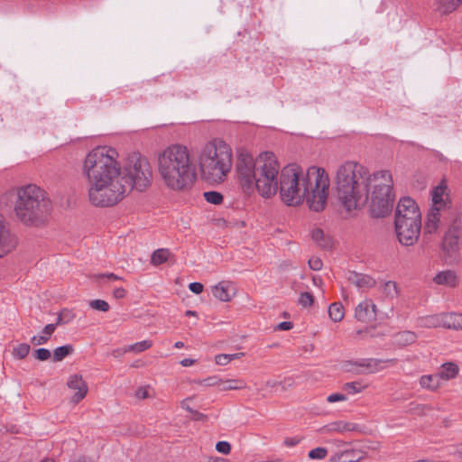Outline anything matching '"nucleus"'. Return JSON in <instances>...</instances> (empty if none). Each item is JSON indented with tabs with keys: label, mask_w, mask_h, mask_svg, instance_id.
Returning <instances> with one entry per match:
<instances>
[{
	"label": "nucleus",
	"mask_w": 462,
	"mask_h": 462,
	"mask_svg": "<svg viewBox=\"0 0 462 462\" xmlns=\"http://www.w3.org/2000/svg\"><path fill=\"white\" fill-rule=\"evenodd\" d=\"M117 156L116 149L99 146L85 158L83 173L89 183V201L96 207H112L127 194L120 180Z\"/></svg>",
	"instance_id": "nucleus-1"
},
{
	"label": "nucleus",
	"mask_w": 462,
	"mask_h": 462,
	"mask_svg": "<svg viewBox=\"0 0 462 462\" xmlns=\"http://www.w3.org/2000/svg\"><path fill=\"white\" fill-rule=\"evenodd\" d=\"M329 180L324 169L310 167L304 174L297 164H289L281 171L277 191L287 206H299L306 200L309 208L320 212L328 197Z\"/></svg>",
	"instance_id": "nucleus-2"
},
{
	"label": "nucleus",
	"mask_w": 462,
	"mask_h": 462,
	"mask_svg": "<svg viewBox=\"0 0 462 462\" xmlns=\"http://www.w3.org/2000/svg\"><path fill=\"white\" fill-rule=\"evenodd\" d=\"M279 163L273 152L261 153L257 159L245 150H239L236 169L239 184L245 193L255 189L262 197L271 198L277 192Z\"/></svg>",
	"instance_id": "nucleus-3"
},
{
	"label": "nucleus",
	"mask_w": 462,
	"mask_h": 462,
	"mask_svg": "<svg viewBox=\"0 0 462 462\" xmlns=\"http://www.w3.org/2000/svg\"><path fill=\"white\" fill-rule=\"evenodd\" d=\"M0 208L12 209L16 218L28 226L43 224L52 209L47 192L36 184L15 187L0 197Z\"/></svg>",
	"instance_id": "nucleus-4"
},
{
	"label": "nucleus",
	"mask_w": 462,
	"mask_h": 462,
	"mask_svg": "<svg viewBox=\"0 0 462 462\" xmlns=\"http://www.w3.org/2000/svg\"><path fill=\"white\" fill-rule=\"evenodd\" d=\"M372 176L366 167L355 162H346L338 167L337 197L346 211L360 208L367 203Z\"/></svg>",
	"instance_id": "nucleus-5"
},
{
	"label": "nucleus",
	"mask_w": 462,
	"mask_h": 462,
	"mask_svg": "<svg viewBox=\"0 0 462 462\" xmlns=\"http://www.w3.org/2000/svg\"><path fill=\"white\" fill-rule=\"evenodd\" d=\"M158 162L159 172L168 188L185 190L192 187L197 173L187 147L180 144L168 147Z\"/></svg>",
	"instance_id": "nucleus-6"
},
{
	"label": "nucleus",
	"mask_w": 462,
	"mask_h": 462,
	"mask_svg": "<svg viewBox=\"0 0 462 462\" xmlns=\"http://www.w3.org/2000/svg\"><path fill=\"white\" fill-rule=\"evenodd\" d=\"M202 178L209 182H221L232 167V151L219 139L208 142L199 157Z\"/></svg>",
	"instance_id": "nucleus-7"
},
{
	"label": "nucleus",
	"mask_w": 462,
	"mask_h": 462,
	"mask_svg": "<svg viewBox=\"0 0 462 462\" xmlns=\"http://www.w3.org/2000/svg\"><path fill=\"white\" fill-rule=\"evenodd\" d=\"M370 212L373 217H384L393 207L394 193L392 174L387 170L373 173L369 187Z\"/></svg>",
	"instance_id": "nucleus-8"
},
{
	"label": "nucleus",
	"mask_w": 462,
	"mask_h": 462,
	"mask_svg": "<svg viewBox=\"0 0 462 462\" xmlns=\"http://www.w3.org/2000/svg\"><path fill=\"white\" fill-rule=\"evenodd\" d=\"M152 171L147 159L139 152L130 154L120 168V180L126 193L133 189L144 191L152 183Z\"/></svg>",
	"instance_id": "nucleus-9"
},
{
	"label": "nucleus",
	"mask_w": 462,
	"mask_h": 462,
	"mask_svg": "<svg viewBox=\"0 0 462 462\" xmlns=\"http://www.w3.org/2000/svg\"><path fill=\"white\" fill-rule=\"evenodd\" d=\"M394 227L398 241L404 246H411L419 239L421 218L404 217V219H394Z\"/></svg>",
	"instance_id": "nucleus-10"
},
{
	"label": "nucleus",
	"mask_w": 462,
	"mask_h": 462,
	"mask_svg": "<svg viewBox=\"0 0 462 462\" xmlns=\"http://www.w3.org/2000/svg\"><path fill=\"white\" fill-rule=\"evenodd\" d=\"M430 196L432 201L431 208H438L442 210L451 208L452 201L445 180H441L439 185L432 189Z\"/></svg>",
	"instance_id": "nucleus-11"
},
{
	"label": "nucleus",
	"mask_w": 462,
	"mask_h": 462,
	"mask_svg": "<svg viewBox=\"0 0 462 462\" xmlns=\"http://www.w3.org/2000/svg\"><path fill=\"white\" fill-rule=\"evenodd\" d=\"M404 217L421 218L417 203L410 197L402 198L395 209L394 219H404Z\"/></svg>",
	"instance_id": "nucleus-12"
},
{
	"label": "nucleus",
	"mask_w": 462,
	"mask_h": 462,
	"mask_svg": "<svg viewBox=\"0 0 462 462\" xmlns=\"http://www.w3.org/2000/svg\"><path fill=\"white\" fill-rule=\"evenodd\" d=\"M16 245V238L10 234L5 217L0 213V257L12 251Z\"/></svg>",
	"instance_id": "nucleus-13"
},
{
	"label": "nucleus",
	"mask_w": 462,
	"mask_h": 462,
	"mask_svg": "<svg viewBox=\"0 0 462 462\" xmlns=\"http://www.w3.org/2000/svg\"><path fill=\"white\" fill-rule=\"evenodd\" d=\"M67 385L69 389L76 391L71 397V402L79 403L83 400L88 391L87 383L83 380L82 375L75 374L69 377Z\"/></svg>",
	"instance_id": "nucleus-14"
},
{
	"label": "nucleus",
	"mask_w": 462,
	"mask_h": 462,
	"mask_svg": "<svg viewBox=\"0 0 462 462\" xmlns=\"http://www.w3.org/2000/svg\"><path fill=\"white\" fill-rule=\"evenodd\" d=\"M355 318L364 323H370L376 319V306L371 300L360 302L355 310Z\"/></svg>",
	"instance_id": "nucleus-15"
},
{
	"label": "nucleus",
	"mask_w": 462,
	"mask_h": 462,
	"mask_svg": "<svg viewBox=\"0 0 462 462\" xmlns=\"http://www.w3.org/2000/svg\"><path fill=\"white\" fill-rule=\"evenodd\" d=\"M347 281L358 289H369L375 286V280L370 275L359 273L356 272H349Z\"/></svg>",
	"instance_id": "nucleus-16"
},
{
	"label": "nucleus",
	"mask_w": 462,
	"mask_h": 462,
	"mask_svg": "<svg viewBox=\"0 0 462 462\" xmlns=\"http://www.w3.org/2000/svg\"><path fill=\"white\" fill-rule=\"evenodd\" d=\"M363 452L359 449H346L335 453L328 462H359L363 459Z\"/></svg>",
	"instance_id": "nucleus-17"
},
{
	"label": "nucleus",
	"mask_w": 462,
	"mask_h": 462,
	"mask_svg": "<svg viewBox=\"0 0 462 462\" xmlns=\"http://www.w3.org/2000/svg\"><path fill=\"white\" fill-rule=\"evenodd\" d=\"M357 429V425L352 422H346L343 420H337L328 423L320 429L323 433L327 432H345L354 431Z\"/></svg>",
	"instance_id": "nucleus-18"
},
{
	"label": "nucleus",
	"mask_w": 462,
	"mask_h": 462,
	"mask_svg": "<svg viewBox=\"0 0 462 462\" xmlns=\"http://www.w3.org/2000/svg\"><path fill=\"white\" fill-rule=\"evenodd\" d=\"M440 211H443L442 209H439L438 208H430L426 222L424 226V230L428 234H432L437 231L439 226V222L440 219Z\"/></svg>",
	"instance_id": "nucleus-19"
},
{
	"label": "nucleus",
	"mask_w": 462,
	"mask_h": 462,
	"mask_svg": "<svg viewBox=\"0 0 462 462\" xmlns=\"http://www.w3.org/2000/svg\"><path fill=\"white\" fill-rule=\"evenodd\" d=\"M433 282L439 285L455 287L457 284V277L454 271L446 270L438 273L434 276Z\"/></svg>",
	"instance_id": "nucleus-20"
},
{
	"label": "nucleus",
	"mask_w": 462,
	"mask_h": 462,
	"mask_svg": "<svg viewBox=\"0 0 462 462\" xmlns=\"http://www.w3.org/2000/svg\"><path fill=\"white\" fill-rule=\"evenodd\" d=\"M442 327L452 329H462V314L442 313Z\"/></svg>",
	"instance_id": "nucleus-21"
},
{
	"label": "nucleus",
	"mask_w": 462,
	"mask_h": 462,
	"mask_svg": "<svg viewBox=\"0 0 462 462\" xmlns=\"http://www.w3.org/2000/svg\"><path fill=\"white\" fill-rule=\"evenodd\" d=\"M417 339V335L410 330H404L394 334V344L400 346H405L414 343Z\"/></svg>",
	"instance_id": "nucleus-22"
},
{
	"label": "nucleus",
	"mask_w": 462,
	"mask_h": 462,
	"mask_svg": "<svg viewBox=\"0 0 462 462\" xmlns=\"http://www.w3.org/2000/svg\"><path fill=\"white\" fill-rule=\"evenodd\" d=\"M442 313L421 317L418 319L419 326L421 328H439L442 327Z\"/></svg>",
	"instance_id": "nucleus-23"
},
{
	"label": "nucleus",
	"mask_w": 462,
	"mask_h": 462,
	"mask_svg": "<svg viewBox=\"0 0 462 462\" xmlns=\"http://www.w3.org/2000/svg\"><path fill=\"white\" fill-rule=\"evenodd\" d=\"M53 333H54V325L47 324L43 328V329L42 331V335L33 336L31 338V343L34 346H40V345L46 344L50 340V338Z\"/></svg>",
	"instance_id": "nucleus-24"
},
{
	"label": "nucleus",
	"mask_w": 462,
	"mask_h": 462,
	"mask_svg": "<svg viewBox=\"0 0 462 462\" xmlns=\"http://www.w3.org/2000/svg\"><path fill=\"white\" fill-rule=\"evenodd\" d=\"M212 293L214 297L221 301H229L231 300L229 285L226 284L224 282H221L217 285L214 286L212 289Z\"/></svg>",
	"instance_id": "nucleus-25"
},
{
	"label": "nucleus",
	"mask_w": 462,
	"mask_h": 462,
	"mask_svg": "<svg viewBox=\"0 0 462 462\" xmlns=\"http://www.w3.org/2000/svg\"><path fill=\"white\" fill-rule=\"evenodd\" d=\"M74 353V347L72 345H64L61 346H58L53 351L52 360L53 362H60L65 357L72 355Z\"/></svg>",
	"instance_id": "nucleus-26"
},
{
	"label": "nucleus",
	"mask_w": 462,
	"mask_h": 462,
	"mask_svg": "<svg viewBox=\"0 0 462 462\" xmlns=\"http://www.w3.org/2000/svg\"><path fill=\"white\" fill-rule=\"evenodd\" d=\"M329 318L334 322H339L343 319L345 315L344 307L341 302H334L328 307Z\"/></svg>",
	"instance_id": "nucleus-27"
},
{
	"label": "nucleus",
	"mask_w": 462,
	"mask_h": 462,
	"mask_svg": "<svg viewBox=\"0 0 462 462\" xmlns=\"http://www.w3.org/2000/svg\"><path fill=\"white\" fill-rule=\"evenodd\" d=\"M311 238L322 248L331 247V240L326 236L323 230L316 228L311 233Z\"/></svg>",
	"instance_id": "nucleus-28"
},
{
	"label": "nucleus",
	"mask_w": 462,
	"mask_h": 462,
	"mask_svg": "<svg viewBox=\"0 0 462 462\" xmlns=\"http://www.w3.org/2000/svg\"><path fill=\"white\" fill-rule=\"evenodd\" d=\"M458 373V366L454 363H445L442 365V369L439 376L445 380L455 378Z\"/></svg>",
	"instance_id": "nucleus-29"
},
{
	"label": "nucleus",
	"mask_w": 462,
	"mask_h": 462,
	"mask_svg": "<svg viewBox=\"0 0 462 462\" xmlns=\"http://www.w3.org/2000/svg\"><path fill=\"white\" fill-rule=\"evenodd\" d=\"M420 384L422 388L434 391L439 386V377L431 374L422 375L420 379Z\"/></svg>",
	"instance_id": "nucleus-30"
},
{
	"label": "nucleus",
	"mask_w": 462,
	"mask_h": 462,
	"mask_svg": "<svg viewBox=\"0 0 462 462\" xmlns=\"http://www.w3.org/2000/svg\"><path fill=\"white\" fill-rule=\"evenodd\" d=\"M170 254H171V253H170L169 249H165V248L157 249L152 254L151 263L156 266L160 265V264L167 262Z\"/></svg>",
	"instance_id": "nucleus-31"
},
{
	"label": "nucleus",
	"mask_w": 462,
	"mask_h": 462,
	"mask_svg": "<svg viewBox=\"0 0 462 462\" xmlns=\"http://www.w3.org/2000/svg\"><path fill=\"white\" fill-rule=\"evenodd\" d=\"M462 0H439L438 10L442 14H448L457 9Z\"/></svg>",
	"instance_id": "nucleus-32"
},
{
	"label": "nucleus",
	"mask_w": 462,
	"mask_h": 462,
	"mask_svg": "<svg viewBox=\"0 0 462 462\" xmlns=\"http://www.w3.org/2000/svg\"><path fill=\"white\" fill-rule=\"evenodd\" d=\"M245 383L241 380H226L219 382L221 391L240 390L245 388Z\"/></svg>",
	"instance_id": "nucleus-33"
},
{
	"label": "nucleus",
	"mask_w": 462,
	"mask_h": 462,
	"mask_svg": "<svg viewBox=\"0 0 462 462\" xmlns=\"http://www.w3.org/2000/svg\"><path fill=\"white\" fill-rule=\"evenodd\" d=\"M152 346V342L151 340H143L125 346L124 348V352L141 353L146 349H149Z\"/></svg>",
	"instance_id": "nucleus-34"
},
{
	"label": "nucleus",
	"mask_w": 462,
	"mask_h": 462,
	"mask_svg": "<svg viewBox=\"0 0 462 462\" xmlns=\"http://www.w3.org/2000/svg\"><path fill=\"white\" fill-rule=\"evenodd\" d=\"M244 356V353H236V354H219L215 357L216 364L218 365H226L230 361L239 358Z\"/></svg>",
	"instance_id": "nucleus-35"
},
{
	"label": "nucleus",
	"mask_w": 462,
	"mask_h": 462,
	"mask_svg": "<svg viewBox=\"0 0 462 462\" xmlns=\"http://www.w3.org/2000/svg\"><path fill=\"white\" fill-rule=\"evenodd\" d=\"M203 196L207 202L213 205H219L223 202L224 199L223 195L220 192L215 190L206 191L204 192Z\"/></svg>",
	"instance_id": "nucleus-36"
},
{
	"label": "nucleus",
	"mask_w": 462,
	"mask_h": 462,
	"mask_svg": "<svg viewBox=\"0 0 462 462\" xmlns=\"http://www.w3.org/2000/svg\"><path fill=\"white\" fill-rule=\"evenodd\" d=\"M31 350V346L27 343H21L13 349V355L17 359L25 358Z\"/></svg>",
	"instance_id": "nucleus-37"
},
{
	"label": "nucleus",
	"mask_w": 462,
	"mask_h": 462,
	"mask_svg": "<svg viewBox=\"0 0 462 462\" xmlns=\"http://www.w3.org/2000/svg\"><path fill=\"white\" fill-rule=\"evenodd\" d=\"M381 360L378 359H363L359 362H356L355 365L364 367L368 370V372H374L376 370V365L381 363Z\"/></svg>",
	"instance_id": "nucleus-38"
},
{
	"label": "nucleus",
	"mask_w": 462,
	"mask_h": 462,
	"mask_svg": "<svg viewBox=\"0 0 462 462\" xmlns=\"http://www.w3.org/2000/svg\"><path fill=\"white\" fill-rule=\"evenodd\" d=\"M364 388H365V386H363L362 383L357 381L346 383L343 385V390H345L346 392H347L350 394L361 393Z\"/></svg>",
	"instance_id": "nucleus-39"
},
{
	"label": "nucleus",
	"mask_w": 462,
	"mask_h": 462,
	"mask_svg": "<svg viewBox=\"0 0 462 462\" xmlns=\"http://www.w3.org/2000/svg\"><path fill=\"white\" fill-rule=\"evenodd\" d=\"M328 455V449L323 447H318L310 450L308 457L310 459H324Z\"/></svg>",
	"instance_id": "nucleus-40"
},
{
	"label": "nucleus",
	"mask_w": 462,
	"mask_h": 462,
	"mask_svg": "<svg viewBox=\"0 0 462 462\" xmlns=\"http://www.w3.org/2000/svg\"><path fill=\"white\" fill-rule=\"evenodd\" d=\"M89 305L92 309L103 312H106L110 309L109 304L103 300H93L89 302Z\"/></svg>",
	"instance_id": "nucleus-41"
},
{
	"label": "nucleus",
	"mask_w": 462,
	"mask_h": 462,
	"mask_svg": "<svg viewBox=\"0 0 462 462\" xmlns=\"http://www.w3.org/2000/svg\"><path fill=\"white\" fill-rule=\"evenodd\" d=\"M314 302V296L308 291L301 292L299 298V303L302 307H310Z\"/></svg>",
	"instance_id": "nucleus-42"
},
{
	"label": "nucleus",
	"mask_w": 462,
	"mask_h": 462,
	"mask_svg": "<svg viewBox=\"0 0 462 462\" xmlns=\"http://www.w3.org/2000/svg\"><path fill=\"white\" fill-rule=\"evenodd\" d=\"M32 355L39 361H47L51 356V351L43 347L35 349Z\"/></svg>",
	"instance_id": "nucleus-43"
},
{
	"label": "nucleus",
	"mask_w": 462,
	"mask_h": 462,
	"mask_svg": "<svg viewBox=\"0 0 462 462\" xmlns=\"http://www.w3.org/2000/svg\"><path fill=\"white\" fill-rule=\"evenodd\" d=\"M383 290L387 296L394 297L397 295V286L396 283L393 281L386 282L384 283Z\"/></svg>",
	"instance_id": "nucleus-44"
},
{
	"label": "nucleus",
	"mask_w": 462,
	"mask_h": 462,
	"mask_svg": "<svg viewBox=\"0 0 462 462\" xmlns=\"http://www.w3.org/2000/svg\"><path fill=\"white\" fill-rule=\"evenodd\" d=\"M219 382H221V379H219L218 377H217V376H209V377H207V378H205L203 380H198L195 383H199V384H203V385H206V386H215V385H218L219 386Z\"/></svg>",
	"instance_id": "nucleus-45"
},
{
	"label": "nucleus",
	"mask_w": 462,
	"mask_h": 462,
	"mask_svg": "<svg viewBox=\"0 0 462 462\" xmlns=\"http://www.w3.org/2000/svg\"><path fill=\"white\" fill-rule=\"evenodd\" d=\"M216 449L221 454L227 455L231 451V445L227 441H218Z\"/></svg>",
	"instance_id": "nucleus-46"
},
{
	"label": "nucleus",
	"mask_w": 462,
	"mask_h": 462,
	"mask_svg": "<svg viewBox=\"0 0 462 462\" xmlns=\"http://www.w3.org/2000/svg\"><path fill=\"white\" fill-rule=\"evenodd\" d=\"M311 270L319 271L322 268V261L319 257H312L308 262Z\"/></svg>",
	"instance_id": "nucleus-47"
},
{
	"label": "nucleus",
	"mask_w": 462,
	"mask_h": 462,
	"mask_svg": "<svg viewBox=\"0 0 462 462\" xmlns=\"http://www.w3.org/2000/svg\"><path fill=\"white\" fill-rule=\"evenodd\" d=\"M293 385H294V379L291 377H287L282 381H279V386L282 388V391H286L289 388L292 387Z\"/></svg>",
	"instance_id": "nucleus-48"
},
{
	"label": "nucleus",
	"mask_w": 462,
	"mask_h": 462,
	"mask_svg": "<svg viewBox=\"0 0 462 462\" xmlns=\"http://www.w3.org/2000/svg\"><path fill=\"white\" fill-rule=\"evenodd\" d=\"M346 395L343 394V393H332L330 395L328 396L327 398V401L328 402H343V401H346Z\"/></svg>",
	"instance_id": "nucleus-49"
},
{
	"label": "nucleus",
	"mask_w": 462,
	"mask_h": 462,
	"mask_svg": "<svg viewBox=\"0 0 462 462\" xmlns=\"http://www.w3.org/2000/svg\"><path fill=\"white\" fill-rule=\"evenodd\" d=\"M203 284L198 282H190L189 289L195 294H199L203 291Z\"/></svg>",
	"instance_id": "nucleus-50"
},
{
	"label": "nucleus",
	"mask_w": 462,
	"mask_h": 462,
	"mask_svg": "<svg viewBox=\"0 0 462 462\" xmlns=\"http://www.w3.org/2000/svg\"><path fill=\"white\" fill-rule=\"evenodd\" d=\"M293 328V323L291 322V321H282V322H280L277 327H276V329L278 330H290Z\"/></svg>",
	"instance_id": "nucleus-51"
},
{
	"label": "nucleus",
	"mask_w": 462,
	"mask_h": 462,
	"mask_svg": "<svg viewBox=\"0 0 462 462\" xmlns=\"http://www.w3.org/2000/svg\"><path fill=\"white\" fill-rule=\"evenodd\" d=\"M97 278H107L108 280H111V281H122L123 278L115 274V273H101V274H98L97 275Z\"/></svg>",
	"instance_id": "nucleus-52"
},
{
	"label": "nucleus",
	"mask_w": 462,
	"mask_h": 462,
	"mask_svg": "<svg viewBox=\"0 0 462 462\" xmlns=\"http://www.w3.org/2000/svg\"><path fill=\"white\" fill-rule=\"evenodd\" d=\"M135 396L138 399H146L149 396L148 390L144 387H140L136 390Z\"/></svg>",
	"instance_id": "nucleus-53"
},
{
	"label": "nucleus",
	"mask_w": 462,
	"mask_h": 462,
	"mask_svg": "<svg viewBox=\"0 0 462 462\" xmlns=\"http://www.w3.org/2000/svg\"><path fill=\"white\" fill-rule=\"evenodd\" d=\"M113 295L116 299L119 300V299H123L125 297L126 295V291L122 288V287H119V288H116L114 292H113Z\"/></svg>",
	"instance_id": "nucleus-54"
},
{
	"label": "nucleus",
	"mask_w": 462,
	"mask_h": 462,
	"mask_svg": "<svg viewBox=\"0 0 462 462\" xmlns=\"http://www.w3.org/2000/svg\"><path fill=\"white\" fill-rule=\"evenodd\" d=\"M60 313H61L63 319H65L66 323H69L74 318L73 313L69 310H63Z\"/></svg>",
	"instance_id": "nucleus-55"
},
{
	"label": "nucleus",
	"mask_w": 462,
	"mask_h": 462,
	"mask_svg": "<svg viewBox=\"0 0 462 462\" xmlns=\"http://www.w3.org/2000/svg\"><path fill=\"white\" fill-rule=\"evenodd\" d=\"M454 227L457 229V236H462V218L457 219L454 223Z\"/></svg>",
	"instance_id": "nucleus-56"
},
{
	"label": "nucleus",
	"mask_w": 462,
	"mask_h": 462,
	"mask_svg": "<svg viewBox=\"0 0 462 462\" xmlns=\"http://www.w3.org/2000/svg\"><path fill=\"white\" fill-rule=\"evenodd\" d=\"M300 442V439L297 438H287L284 440V443L288 447H294Z\"/></svg>",
	"instance_id": "nucleus-57"
},
{
	"label": "nucleus",
	"mask_w": 462,
	"mask_h": 462,
	"mask_svg": "<svg viewBox=\"0 0 462 462\" xmlns=\"http://www.w3.org/2000/svg\"><path fill=\"white\" fill-rule=\"evenodd\" d=\"M207 418V416L198 411H195L192 412V419L194 420H204Z\"/></svg>",
	"instance_id": "nucleus-58"
},
{
	"label": "nucleus",
	"mask_w": 462,
	"mask_h": 462,
	"mask_svg": "<svg viewBox=\"0 0 462 462\" xmlns=\"http://www.w3.org/2000/svg\"><path fill=\"white\" fill-rule=\"evenodd\" d=\"M52 325H54V330L56 329V328L59 326V325H62V324H67L65 322V319H63L61 313H60L57 317V320L55 323H51Z\"/></svg>",
	"instance_id": "nucleus-59"
},
{
	"label": "nucleus",
	"mask_w": 462,
	"mask_h": 462,
	"mask_svg": "<svg viewBox=\"0 0 462 462\" xmlns=\"http://www.w3.org/2000/svg\"><path fill=\"white\" fill-rule=\"evenodd\" d=\"M195 363L194 359L191 358H185L180 361V365L184 367L190 366Z\"/></svg>",
	"instance_id": "nucleus-60"
},
{
	"label": "nucleus",
	"mask_w": 462,
	"mask_h": 462,
	"mask_svg": "<svg viewBox=\"0 0 462 462\" xmlns=\"http://www.w3.org/2000/svg\"><path fill=\"white\" fill-rule=\"evenodd\" d=\"M126 352H124V348L121 349V348H117V349H115L113 352H112V355L115 356V357H119L121 356L122 355L125 354Z\"/></svg>",
	"instance_id": "nucleus-61"
},
{
	"label": "nucleus",
	"mask_w": 462,
	"mask_h": 462,
	"mask_svg": "<svg viewBox=\"0 0 462 462\" xmlns=\"http://www.w3.org/2000/svg\"><path fill=\"white\" fill-rule=\"evenodd\" d=\"M266 386L271 387V388L277 387V386H279V381L269 380L266 382Z\"/></svg>",
	"instance_id": "nucleus-62"
},
{
	"label": "nucleus",
	"mask_w": 462,
	"mask_h": 462,
	"mask_svg": "<svg viewBox=\"0 0 462 462\" xmlns=\"http://www.w3.org/2000/svg\"><path fill=\"white\" fill-rule=\"evenodd\" d=\"M186 402H187V400H184V401L182 402L181 407H182L183 409H186L189 412H190V413L192 414V412L194 411V410H193L192 408H190L189 406L186 405Z\"/></svg>",
	"instance_id": "nucleus-63"
},
{
	"label": "nucleus",
	"mask_w": 462,
	"mask_h": 462,
	"mask_svg": "<svg viewBox=\"0 0 462 462\" xmlns=\"http://www.w3.org/2000/svg\"><path fill=\"white\" fill-rule=\"evenodd\" d=\"M208 462H224V459L220 457H209Z\"/></svg>",
	"instance_id": "nucleus-64"
}]
</instances>
